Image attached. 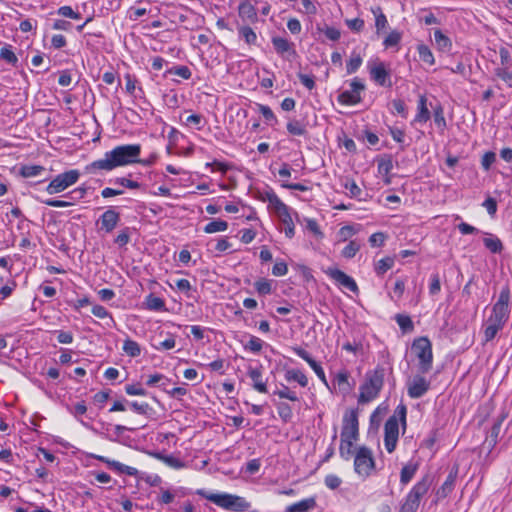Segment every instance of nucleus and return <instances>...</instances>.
I'll use <instances>...</instances> for the list:
<instances>
[{
  "instance_id": "f257e3e1",
  "label": "nucleus",
  "mask_w": 512,
  "mask_h": 512,
  "mask_svg": "<svg viewBox=\"0 0 512 512\" xmlns=\"http://www.w3.org/2000/svg\"><path fill=\"white\" fill-rule=\"evenodd\" d=\"M510 298V288L506 285L501 289L497 301L492 305L490 315L483 323L484 343L492 341L504 328L511 312Z\"/></svg>"
},
{
  "instance_id": "f03ea898",
  "label": "nucleus",
  "mask_w": 512,
  "mask_h": 512,
  "mask_svg": "<svg viewBox=\"0 0 512 512\" xmlns=\"http://www.w3.org/2000/svg\"><path fill=\"white\" fill-rule=\"evenodd\" d=\"M140 144L119 145L104 154L102 159L91 164V168L111 171L117 167L134 164L139 161Z\"/></svg>"
},
{
  "instance_id": "7ed1b4c3",
  "label": "nucleus",
  "mask_w": 512,
  "mask_h": 512,
  "mask_svg": "<svg viewBox=\"0 0 512 512\" xmlns=\"http://www.w3.org/2000/svg\"><path fill=\"white\" fill-rule=\"evenodd\" d=\"M199 496L211 501L217 506L235 512H245L251 507V504L245 498L229 493H212L204 489H198L196 492Z\"/></svg>"
},
{
  "instance_id": "20e7f679",
  "label": "nucleus",
  "mask_w": 512,
  "mask_h": 512,
  "mask_svg": "<svg viewBox=\"0 0 512 512\" xmlns=\"http://www.w3.org/2000/svg\"><path fill=\"white\" fill-rule=\"evenodd\" d=\"M384 376L383 367H376L366 373L365 382L360 386L359 404L369 403L378 396L384 384Z\"/></svg>"
},
{
  "instance_id": "39448f33",
  "label": "nucleus",
  "mask_w": 512,
  "mask_h": 512,
  "mask_svg": "<svg viewBox=\"0 0 512 512\" xmlns=\"http://www.w3.org/2000/svg\"><path fill=\"white\" fill-rule=\"evenodd\" d=\"M407 409L404 405L397 406L394 415L390 416L384 426V445L389 453H392L398 441L399 421L406 426Z\"/></svg>"
},
{
  "instance_id": "423d86ee",
  "label": "nucleus",
  "mask_w": 512,
  "mask_h": 512,
  "mask_svg": "<svg viewBox=\"0 0 512 512\" xmlns=\"http://www.w3.org/2000/svg\"><path fill=\"white\" fill-rule=\"evenodd\" d=\"M432 484V478L425 475L414 484L411 490L404 498L399 512H417L422 498L428 493Z\"/></svg>"
},
{
  "instance_id": "0eeeda50",
  "label": "nucleus",
  "mask_w": 512,
  "mask_h": 512,
  "mask_svg": "<svg viewBox=\"0 0 512 512\" xmlns=\"http://www.w3.org/2000/svg\"><path fill=\"white\" fill-rule=\"evenodd\" d=\"M412 351L419 359V370L421 373H427L432 368L433 353L432 345L427 337H419L412 343Z\"/></svg>"
},
{
  "instance_id": "6e6552de",
  "label": "nucleus",
  "mask_w": 512,
  "mask_h": 512,
  "mask_svg": "<svg viewBox=\"0 0 512 512\" xmlns=\"http://www.w3.org/2000/svg\"><path fill=\"white\" fill-rule=\"evenodd\" d=\"M80 177V172L77 169H71L58 174L46 187V192L50 195L58 194L66 190L68 187L74 185Z\"/></svg>"
},
{
  "instance_id": "1a4fd4ad",
  "label": "nucleus",
  "mask_w": 512,
  "mask_h": 512,
  "mask_svg": "<svg viewBox=\"0 0 512 512\" xmlns=\"http://www.w3.org/2000/svg\"><path fill=\"white\" fill-rule=\"evenodd\" d=\"M375 467L372 451L365 447H359L354 457V470L362 477H368Z\"/></svg>"
},
{
  "instance_id": "9d476101",
  "label": "nucleus",
  "mask_w": 512,
  "mask_h": 512,
  "mask_svg": "<svg viewBox=\"0 0 512 512\" xmlns=\"http://www.w3.org/2000/svg\"><path fill=\"white\" fill-rule=\"evenodd\" d=\"M351 90L341 92L337 100L342 105H356L361 102V92L365 89L364 83L357 77L350 83Z\"/></svg>"
},
{
  "instance_id": "9b49d317",
  "label": "nucleus",
  "mask_w": 512,
  "mask_h": 512,
  "mask_svg": "<svg viewBox=\"0 0 512 512\" xmlns=\"http://www.w3.org/2000/svg\"><path fill=\"white\" fill-rule=\"evenodd\" d=\"M358 436L359 423L357 412L355 410H349L343 416L341 438L356 441Z\"/></svg>"
},
{
  "instance_id": "f8f14e48",
  "label": "nucleus",
  "mask_w": 512,
  "mask_h": 512,
  "mask_svg": "<svg viewBox=\"0 0 512 512\" xmlns=\"http://www.w3.org/2000/svg\"><path fill=\"white\" fill-rule=\"evenodd\" d=\"M407 394L412 399L424 396L430 389V382L422 375L416 374L406 382Z\"/></svg>"
},
{
  "instance_id": "ddd939ff",
  "label": "nucleus",
  "mask_w": 512,
  "mask_h": 512,
  "mask_svg": "<svg viewBox=\"0 0 512 512\" xmlns=\"http://www.w3.org/2000/svg\"><path fill=\"white\" fill-rule=\"evenodd\" d=\"M370 78L378 85L383 87H391V75L385 63L374 62L368 64Z\"/></svg>"
},
{
  "instance_id": "4468645a",
  "label": "nucleus",
  "mask_w": 512,
  "mask_h": 512,
  "mask_svg": "<svg viewBox=\"0 0 512 512\" xmlns=\"http://www.w3.org/2000/svg\"><path fill=\"white\" fill-rule=\"evenodd\" d=\"M326 274L344 288L352 292H358V286L355 280L346 273H344L343 271L337 268H329L326 271Z\"/></svg>"
},
{
  "instance_id": "2eb2a0df",
  "label": "nucleus",
  "mask_w": 512,
  "mask_h": 512,
  "mask_svg": "<svg viewBox=\"0 0 512 512\" xmlns=\"http://www.w3.org/2000/svg\"><path fill=\"white\" fill-rule=\"evenodd\" d=\"M292 350L296 355H298L300 358H302L304 361L308 363V365L313 369L315 374L318 376V378L321 380L322 383H324L326 386L328 385L327 379L325 376V372L321 365L317 363L310 354L303 348L295 346L292 347Z\"/></svg>"
},
{
  "instance_id": "dca6fc26",
  "label": "nucleus",
  "mask_w": 512,
  "mask_h": 512,
  "mask_svg": "<svg viewBox=\"0 0 512 512\" xmlns=\"http://www.w3.org/2000/svg\"><path fill=\"white\" fill-rule=\"evenodd\" d=\"M119 220V213L113 208H109L100 216L101 229L106 233H111L116 228Z\"/></svg>"
},
{
  "instance_id": "f3484780",
  "label": "nucleus",
  "mask_w": 512,
  "mask_h": 512,
  "mask_svg": "<svg viewBox=\"0 0 512 512\" xmlns=\"http://www.w3.org/2000/svg\"><path fill=\"white\" fill-rule=\"evenodd\" d=\"M248 376L252 380L253 388L260 392V393H266L267 392V381L263 380L262 376V367H248L247 371Z\"/></svg>"
},
{
  "instance_id": "a211bd4d",
  "label": "nucleus",
  "mask_w": 512,
  "mask_h": 512,
  "mask_svg": "<svg viewBox=\"0 0 512 512\" xmlns=\"http://www.w3.org/2000/svg\"><path fill=\"white\" fill-rule=\"evenodd\" d=\"M272 44L276 52L280 55L289 54L293 57L297 56V52L294 47V43L288 41L283 37H273Z\"/></svg>"
},
{
  "instance_id": "6ab92c4d",
  "label": "nucleus",
  "mask_w": 512,
  "mask_h": 512,
  "mask_svg": "<svg viewBox=\"0 0 512 512\" xmlns=\"http://www.w3.org/2000/svg\"><path fill=\"white\" fill-rule=\"evenodd\" d=\"M239 16L250 23L258 20L257 10L249 1H243L238 7Z\"/></svg>"
},
{
  "instance_id": "aec40b11",
  "label": "nucleus",
  "mask_w": 512,
  "mask_h": 512,
  "mask_svg": "<svg viewBox=\"0 0 512 512\" xmlns=\"http://www.w3.org/2000/svg\"><path fill=\"white\" fill-rule=\"evenodd\" d=\"M457 478V469L455 471H450L445 482L442 486L437 490L436 495L438 499H442L447 497L454 489L455 482Z\"/></svg>"
},
{
  "instance_id": "412c9836",
  "label": "nucleus",
  "mask_w": 512,
  "mask_h": 512,
  "mask_svg": "<svg viewBox=\"0 0 512 512\" xmlns=\"http://www.w3.org/2000/svg\"><path fill=\"white\" fill-rule=\"evenodd\" d=\"M430 111L427 107V98L425 95H420L417 105V114L415 115V123H426L430 119Z\"/></svg>"
},
{
  "instance_id": "4be33fe9",
  "label": "nucleus",
  "mask_w": 512,
  "mask_h": 512,
  "mask_svg": "<svg viewBox=\"0 0 512 512\" xmlns=\"http://www.w3.org/2000/svg\"><path fill=\"white\" fill-rule=\"evenodd\" d=\"M281 223L285 226L284 233L285 236L289 239L293 238L295 235V225L292 219L291 209L282 212L277 215Z\"/></svg>"
},
{
  "instance_id": "5701e85b",
  "label": "nucleus",
  "mask_w": 512,
  "mask_h": 512,
  "mask_svg": "<svg viewBox=\"0 0 512 512\" xmlns=\"http://www.w3.org/2000/svg\"><path fill=\"white\" fill-rule=\"evenodd\" d=\"M503 422V418H498L493 426L491 427L489 434L484 442L485 445L489 447V449H493L498 441V436L500 434L501 425Z\"/></svg>"
},
{
  "instance_id": "b1692460",
  "label": "nucleus",
  "mask_w": 512,
  "mask_h": 512,
  "mask_svg": "<svg viewBox=\"0 0 512 512\" xmlns=\"http://www.w3.org/2000/svg\"><path fill=\"white\" fill-rule=\"evenodd\" d=\"M284 377L287 382H297L301 387L308 385V378L301 370L288 369L285 371Z\"/></svg>"
},
{
  "instance_id": "393cba45",
  "label": "nucleus",
  "mask_w": 512,
  "mask_h": 512,
  "mask_svg": "<svg viewBox=\"0 0 512 512\" xmlns=\"http://www.w3.org/2000/svg\"><path fill=\"white\" fill-rule=\"evenodd\" d=\"M487 237L483 238L484 246L492 253H501L503 250V244L501 240L492 234L485 233Z\"/></svg>"
},
{
  "instance_id": "a878e982",
  "label": "nucleus",
  "mask_w": 512,
  "mask_h": 512,
  "mask_svg": "<svg viewBox=\"0 0 512 512\" xmlns=\"http://www.w3.org/2000/svg\"><path fill=\"white\" fill-rule=\"evenodd\" d=\"M316 502L313 498L304 499L287 507L286 512H308L314 508Z\"/></svg>"
},
{
  "instance_id": "bb28decb",
  "label": "nucleus",
  "mask_w": 512,
  "mask_h": 512,
  "mask_svg": "<svg viewBox=\"0 0 512 512\" xmlns=\"http://www.w3.org/2000/svg\"><path fill=\"white\" fill-rule=\"evenodd\" d=\"M354 441L355 440H349V439H343L341 438V443L339 447V453L340 456L345 459L349 460L353 456L355 457V451H354Z\"/></svg>"
},
{
  "instance_id": "cd10ccee",
  "label": "nucleus",
  "mask_w": 512,
  "mask_h": 512,
  "mask_svg": "<svg viewBox=\"0 0 512 512\" xmlns=\"http://www.w3.org/2000/svg\"><path fill=\"white\" fill-rule=\"evenodd\" d=\"M349 372L345 369L339 371L335 375V381L339 387V389L345 393L349 392L351 390V385L349 383Z\"/></svg>"
},
{
  "instance_id": "c85d7f7f",
  "label": "nucleus",
  "mask_w": 512,
  "mask_h": 512,
  "mask_svg": "<svg viewBox=\"0 0 512 512\" xmlns=\"http://www.w3.org/2000/svg\"><path fill=\"white\" fill-rule=\"evenodd\" d=\"M416 464H407L403 466L400 472V482L402 485H407L415 476L417 472Z\"/></svg>"
},
{
  "instance_id": "c756f323",
  "label": "nucleus",
  "mask_w": 512,
  "mask_h": 512,
  "mask_svg": "<svg viewBox=\"0 0 512 512\" xmlns=\"http://www.w3.org/2000/svg\"><path fill=\"white\" fill-rule=\"evenodd\" d=\"M146 308L151 311H162L165 310V302L162 298L155 296L154 294H149L146 297Z\"/></svg>"
},
{
  "instance_id": "7c9ffc66",
  "label": "nucleus",
  "mask_w": 512,
  "mask_h": 512,
  "mask_svg": "<svg viewBox=\"0 0 512 512\" xmlns=\"http://www.w3.org/2000/svg\"><path fill=\"white\" fill-rule=\"evenodd\" d=\"M378 173L381 176H388L393 169V162L391 156H384L378 160L377 165Z\"/></svg>"
},
{
  "instance_id": "2f4dec72",
  "label": "nucleus",
  "mask_w": 512,
  "mask_h": 512,
  "mask_svg": "<svg viewBox=\"0 0 512 512\" xmlns=\"http://www.w3.org/2000/svg\"><path fill=\"white\" fill-rule=\"evenodd\" d=\"M228 228V223L221 219H215L211 222H209L204 227V232L208 234L216 233V232H222L226 231Z\"/></svg>"
},
{
  "instance_id": "473e14b6",
  "label": "nucleus",
  "mask_w": 512,
  "mask_h": 512,
  "mask_svg": "<svg viewBox=\"0 0 512 512\" xmlns=\"http://www.w3.org/2000/svg\"><path fill=\"white\" fill-rule=\"evenodd\" d=\"M45 168L41 165H23L20 168V175L24 178H31L40 175Z\"/></svg>"
},
{
  "instance_id": "72a5a7b5",
  "label": "nucleus",
  "mask_w": 512,
  "mask_h": 512,
  "mask_svg": "<svg viewBox=\"0 0 512 512\" xmlns=\"http://www.w3.org/2000/svg\"><path fill=\"white\" fill-rule=\"evenodd\" d=\"M0 58L12 66H16L18 63V58L13 52L11 45L6 44L0 49Z\"/></svg>"
},
{
  "instance_id": "f704fd0d",
  "label": "nucleus",
  "mask_w": 512,
  "mask_h": 512,
  "mask_svg": "<svg viewBox=\"0 0 512 512\" xmlns=\"http://www.w3.org/2000/svg\"><path fill=\"white\" fill-rule=\"evenodd\" d=\"M123 351L130 357H137L141 354L140 345L131 339H126L123 343Z\"/></svg>"
},
{
  "instance_id": "c9c22d12",
  "label": "nucleus",
  "mask_w": 512,
  "mask_h": 512,
  "mask_svg": "<svg viewBox=\"0 0 512 512\" xmlns=\"http://www.w3.org/2000/svg\"><path fill=\"white\" fill-rule=\"evenodd\" d=\"M342 186L348 191V194L351 198H359L361 195V188L356 184V182L350 178H345Z\"/></svg>"
},
{
  "instance_id": "e433bc0d",
  "label": "nucleus",
  "mask_w": 512,
  "mask_h": 512,
  "mask_svg": "<svg viewBox=\"0 0 512 512\" xmlns=\"http://www.w3.org/2000/svg\"><path fill=\"white\" fill-rule=\"evenodd\" d=\"M287 131L294 136H303L306 134L305 126L296 119L290 120L287 123Z\"/></svg>"
},
{
  "instance_id": "4c0bfd02",
  "label": "nucleus",
  "mask_w": 512,
  "mask_h": 512,
  "mask_svg": "<svg viewBox=\"0 0 512 512\" xmlns=\"http://www.w3.org/2000/svg\"><path fill=\"white\" fill-rule=\"evenodd\" d=\"M419 58L422 62L427 63L429 65H433L435 63V59L430 48L424 44L418 45L417 47Z\"/></svg>"
},
{
  "instance_id": "58836bf2",
  "label": "nucleus",
  "mask_w": 512,
  "mask_h": 512,
  "mask_svg": "<svg viewBox=\"0 0 512 512\" xmlns=\"http://www.w3.org/2000/svg\"><path fill=\"white\" fill-rule=\"evenodd\" d=\"M238 32L247 44L252 45L256 43L257 35L251 27L241 26L239 27Z\"/></svg>"
},
{
  "instance_id": "ea45409f",
  "label": "nucleus",
  "mask_w": 512,
  "mask_h": 512,
  "mask_svg": "<svg viewBox=\"0 0 512 512\" xmlns=\"http://www.w3.org/2000/svg\"><path fill=\"white\" fill-rule=\"evenodd\" d=\"M254 287L259 295H268L272 292V281L260 278L254 283Z\"/></svg>"
},
{
  "instance_id": "a19ab883",
  "label": "nucleus",
  "mask_w": 512,
  "mask_h": 512,
  "mask_svg": "<svg viewBox=\"0 0 512 512\" xmlns=\"http://www.w3.org/2000/svg\"><path fill=\"white\" fill-rule=\"evenodd\" d=\"M361 245L357 240H351L342 250L341 255L344 258L351 259L360 250Z\"/></svg>"
},
{
  "instance_id": "79ce46f5",
  "label": "nucleus",
  "mask_w": 512,
  "mask_h": 512,
  "mask_svg": "<svg viewBox=\"0 0 512 512\" xmlns=\"http://www.w3.org/2000/svg\"><path fill=\"white\" fill-rule=\"evenodd\" d=\"M394 265V259L391 257H386L377 262L375 265V272L377 275H384L389 269H391Z\"/></svg>"
},
{
  "instance_id": "37998d69",
  "label": "nucleus",
  "mask_w": 512,
  "mask_h": 512,
  "mask_svg": "<svg viewBox=\"0 0 512 512\" xmlns=\"http://www.w3.org/2000/svg\"><path fill=\"white\" fill-rule=\"evenodd\" d=\"M371 11L375 15V27L377 29V32L379 33L380 31H382L383 29L386 28V25L388 23L387 18L382 13V10L380 7L372 8Z\"/></svg>"
},
{
  "instance_id": "c03bdc74",
  "label": "nucleus",
  "mask_w": 512,
  "mask_h": 512,
  "mask_svg": "<svg viewBox=\"0 0 512 512\" xmlns=\"http://www.w3.org/2000/svg\"><path fill=\"white\" fill-rule=\"evenodd\" d=\"M166 74L177 75L185 80L190 79L192 76L191 70L189 69L188 66H185V65L174 66V67L168 69L166 71Z\"/></svg>"
},
{
  "instance_id": "a18cd8bd",
  "label": "nucleus",
  "mask_w": 512,
  "mask_h": 512,
  "mask_svg": "<svg viewBox=\"0 0 512 512\" xmlns=\"http://www.w3.org/2000/svg\"><path fill=\"white\" fill-rule=\"evenodd\" d=\"M434 39L437 47L442 51L448 50L451 46L450 39L444 35L441 30H436L434 32Z\"/></svg>"
},
{
  "instance_id": "49530a36",
  "label": "nucleus",
  "mask_w": 512,
  "mask_h": 512,
  "mask_svg": "<svg viewBox=\"0 0 512 512\" xmlns=\"http://www.w3.org/2000/svg\"><path fill=\"white\" fill-rule=\"evenodd\" d=\"M395 320L403 332H411L414 329V324L407 315L397 314Z\"/></svg>"
},
{
  "instance_id": "de8ad7c7",
  "label": "nucleus",
  "mask_w": 512,
  "mask_h": 512,
  "mask_svg": "<svg viewBox=\"0 0 512 512\" xmlns=\"http://www.w3.org/2000/svg\"><path fill=\"white\" fill-rule=\"evenodd\" d=\"M158 459L162 460L166 465H168L171 468L174 469H181L185 467V464L183 461H181L179 458H176L172 455H161L159 454Z\"/></svg>"
},
{
  "instance_id": "09e8293b",
  "label": "nucleus",
  "mask_w": 512,
  "mask_h": 512,
  "mask_svg": "<svg viewBox=\"0 0 512 512\" xmlns=\"http://www.w3.org/2000/svg\"><path fill=\"white\" fill-rule=\"evenodd\" d=\"M258 110L270 125H274L278 122L277 117L269 106L258 104Z\"/></svg>"
},
{
  "instance_id": "8fccbe9b",
  "label": "nucleus",
  "mask_w": 512,
  "mask_h": 512,
  "mask_svg": "<svg viewBox=\"0 0 512 512\" xmlns=\"http://www.w3.org/2000/svg\"><path fill=\"white\" fill-rule=\"evenodd\" d=\"M433 116L437 127L444 130L446 128V120L444 117L443 107L440 104L433 109Z\"/></svg>"
},
{
  "instance_id": "3c124183",
  "label": "nucleus",
  "mask_w": 512,
  "mask_h": 512,
  "mask_svg": "<svg viewBox=\"0 0 512 512\" xmlns=\"http://www.w3.org/2000/svg\"><path fill=\"white\" fill-rule=\"evenodd\" d=\"M269 208H271L276 215L289 209V207L277 196L272 197L271 202H268Z\"/></svg>"
},
{
  "instance_id": "603ef678",
  "label": "nucleus",
  "mask_w": 512,
  "mask_h": 512,
  "mask_svg": "<svg viewBox=\"0 0 512 512\" xmlns=\"http://www.w3.org/2000/svg\"><path fill=\"white\" fill-rule=\"evenodd\" d=\"M274 394L282 399H288L290 401H299L298 396L294 391H291L286 385H282L281 389L275 390Z\"/></svg>"
},
{
  "instance_id": "864d4df0",
  "label": "nucleus",
  "mask_w": 512,
  "mask_h": 512,
  "mask_svg": "<svg viewBox=\"0 0 512 512\" xmlns=\"http://www.w3.org/2000/svg\"><path fill=\"white\" fill-rule=\"evenodd\" d=\"M362 65V58L359 54H353L346 64V70L348 74L355 73Z\"/></svg>"
},
{
  "instance_id": "5fc2aeb1",
  "label": "nucleus",
  "mask_w": 512,
  "mask_h": 512,
  "mask_svg": "<svg viewBox=\"0 0 512 512\" xmlns=\"http://www.w3.org/2000/svg\"><path fill=\"white\" fill-rule=\"evenodd\" d=\"M402 38V34L399 31H392L388 34V36L384 39L383 45L386 48L397 46Z\"/></svg>"
},
{
  "instance_id": "6e6d98bb",
  "label": "nucleus",
  "mask_w": 512,
  "mask_h": 512,
  "mask_svg": "<svg viewBox=\"0 0 512 512\" xmlns=\"http://www.w3.org/2000/svg\"><path fill=\"white\" fill-rule=\"evenodd\" d=\"M130 233L131 229L129 227H125L116 236V238L114 239V243L117 244L119 247L127 245L130 241Z\"/></svg>"
},
{
  "instance_id": "4d7b16f0",
  "label": "nucleus",
  "mask_w": 512,
  "mask_h": 512,
  "mask_svg": "<svg viewBox=\"0 0 512 512\" xmlns=\"http://www.w3.org/2000/svg\"><path fill=\"white\" fill-rule=\"evenodd\" d=\"M262 347L263 341L256 336H251L248 343L244 346L246 350H250L253 353H259Z\"/></svg>"
},
{
  "instance_id": "13d9d810",
  "label": "nucleus",
  "mask_w": 512,
  "mask_h": 512,
  "mask_svg": "<svg viewBox=\"0 0 512 512\" xmlns=\"http://www.w3.org/2000/svg\"><path fill=\"white\" fill-rule=\"evenodd\" d=\"M278 414L280 418L285 421L289 422L292 419L293 413L291 407L286 403H280L277 407Z\"/></svg>"
},
{
  "instance_id": "bf43d9fd",
  "label": "nucleus",
  "mask_w": 512,
  "mask_h": 512,
  "mask_svg": "<svg viewBox=\"0 0 512 512\" xmlns=\"http://www.w3.org/2000/svg\"><path fill=\"white\" fill-rule=\"evenodd\" d=\"M393 112L401 115L403 118H406L408 115L407 107L405 102L401 99H394L392 102Z\"/></svg>"
},
{
  "instance_id": "052dcab7",
  "label": "nucleus",
  "mask_w": 512,
  "mask_h": 512,
  "mask_svg": "<svg viewBox=\"0 0 512 512\" xmlns=\"http://www.w3.org/2000/svg\"><path fill=\"white\" fill-rule=\"evenodd\" d=\"M114 184L120 185L121 187H124V188H129V189H138L141 186L139 182L130 180L125 177L116 178L114 180Z\"/></svg>"
},
{
  "instance_id": "680f3d73",
  "label": "nucleus",
  "mask_w": 512,
  "mask_h": 512,
  "mask_svg": "<svg viewBox=\"0 0 512 512\" xmlns=\"http://www.w3.org/2000/svg\"><path fill=\"white\" fill-rule=\"evenodd\" d=\"M324 483L327 488L335 490L342 484V480L335 474H328L324 479Z\"/></svg>"
},
{
  "instance_id": "e2e57ef3",
  "label": "nucleus",
  "mask_w": 512,
  "mask_h": 512,
  "mask_svg": "<svg viewBox=\"0 0 512 512\" xmlns=\"http://www.w3.org/2000/svg\"><path fill=\"white\" fill-rule=\"evenodd\" d=\"M495 75L506 82L510 87H512V72L508 71L506 67H498L495 69Z\"/></svg>"
},
{
  "instance_id": "0e129e2a",
  "label": "nucleus",
  "mask_w": 512,
  "mask_h": 512,
  "mask_svg": "<svg viewBox=\"0 0 512 512\" xmlns=\"http://www.w3.org/2000/svg\"><path fill=\"white\" fill-rule=\"evenodd\" d=\"M187 125H192L196 129L201 130L204 126V118L200 114H192L187 117L186 119Z\"/></svg>"
},
{
  "instance_id": "69168bd1",
  "label": "nucleus",
  "mask_w": 512,
  "mask_h": 512,
  "mask_svg": "<svg viewBox=\"0 0 512 512\" xmlns=\"http://www.w3.org/2000/svg\"><path fill=\"white\" fill-rule=\"evenodd\" d=\"M430 280L431 281H430V285H429V293H430V295L434 296V295L438 294L441 290L439 274H437V273L432 274Z\"/></svg>"
},
{
  "instance_id": "338daca9",
  "label": "nucleus",
  "mask_w": 512,
  "mask_h": 512,
  "mask_svg": "<svg viewBox=\"0 0 512 512\" xmlns=\"http://www.w3.org/2000/svg\"><path fill=\"white\" fill-rule=\"evenodd\" d=\"M387 236L383 232H376L369 237V243L372 247H381L384 245Z\"/></svg>"
},
{
  "instance_id": "774afa93",
  "label": "nucleus",
  "mask_w": 512,
  "mask_h": 512,
  "mask_svg": "<svg viewBox=\"0 0 512 512\" xmlns=\"http://www.w3.org/2000/svg\"><path fill=\"white\" fill-rule=\"evenodd\" d=\"M502 67L508 68L512 64V56L508 48L501 47L499 50Z\"/></svg>"
}]
</instances>
